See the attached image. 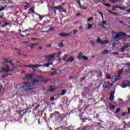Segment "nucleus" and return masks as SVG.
<instances>
[{
	"label": "nucleus",
	"mask_w": 130,
	"mask_h": 130,
	"mask_svg": "<svg viewBox=\"0 0 130 130\" xmlns=\"http://www.w3.org/2000/svg\"><path fill=\"white\" fill-rule=\"evenodd\" d=\"M35 122H38L39 124H41L43 122V119L42 118H35Z\"/></svg>",
	"instance_id": "nucleus-9"
},
{
	"label": "nucleus",
	"mask_w": 130,
	"mask_h": 130,
	"mask_svg": "<svg viewBox=\"0 0 130 130\" xmlns=\"http://www.w3.org/2000/svg\"><path fill=\"white\" fill-rule=\"evenodd\" d=\"M123 66H129V68H130V64H129V63H124V64H123Z\"/></svg>",
	"instance_id": "nucleus-64"
},
{
	"label": "nucleus",
	"mask_w": 130,
	"mask_h": 130,
	"mask_svg": "<svg viewBox=\"0 0 130 130\" xmlns=\"http://www.w3.org/2000/svg\"><path fill=\"white\" fill-rule=\"evenodd\" d=\"M38 82H40L39 80L35 78L32 80L30 82H24L23 85L22 86L23 89H24L25 91H29V90H31L30 87H32V89H36L37 88V85H38Z\"/></svg>",
	"instance_id": "nucleus-1"
},
{
	"label": "nucleus",
	"mask_w": 130,
	"mask_h": 130,
	"mask_svg": "<svg viewBox=\"0 0 130 130\" xmlns=\"http://www.w3.org/2000/svg\"><path fill=\"white\" fill-rule=\"evenodd\" d=\"M96 42H98V43H100V44H103V45L105 44L104 42H103L102 40H101V39L100 38H99L96 40Z\"/></svg>",
	"instance_id": "nucleus-24"
},
{
	"label": "nucleus",
	"mask_w": 130,
	"mask_h": 130,
	"mask_svg": "<svg viewBox=\"0 0 130 130\" xmlns=\"http://www.w3.org/2000/svg\"><path fill=\"white\" fill-rule=\"evenodd\" d=\"M110 87H111V83H110V82H107L106 83L105 88L110 89Z\"/></svg>",
	"instance_id": "nucleus-22"
},
{
	"label": "nucleus",
	"mask_w": 130,
	"mask_h": 130,
	"mask_svg": "<svg viewBox=\"0 0 130 130\" xmlns=\"http://www.w3.org/2000/svg\"><path fill=\"white\" fill-rule=\"evenodd\" d=\"M76 3L77 4V5L79 6V8L80 9H82V10H87V7H82V5H81V1L80 0H76Z\"/></svg>",
	"instance_id": "nucleus-13"
},
{
	"label": "nucleus",
	"mask_w": 130,
	"mask_h": 130,
	"mask_svg": "<svg viewBox=\"0 0 130 130\" xmlns=\"http://www.w3.org/2000/svg\"><path fill=\"white\" fill-rule=\"evenodd\" d=\"M110 101H111V102H112V101H113V100H114V95H110V97L109 98Z\"/></svg>",
	"instance_id": "nucleus-26"
},
{
	"label": "nucleus",
	"mask_w": 130,
	"mask_h": 130,
	"mask_svg": "<svg viewBox=\"0 0 130 130\" xmlns=\"http://www.w3.org/2000/svg\"><path fill=\"white\" fill-rule=\"evenodd\" d=\"M112 54H113V55H117V54H118V52H113Z\"/></svg>",
	"instance_id": "nucleus-61"
},
{
	"label": "nucleus",
	"mask_w": 130,
	"mask_h": 130,
	"mask_svg": "<svg viewBox=\"0 0 130 130\" xmlns=\"http://www.w3.org/2000/svg\"><path fill=\"white\" fill-rule=\"evenodd\" d=\"M56 70H57V69H56V68H52L51 70H50V71H54V72H57V71H56Z\"/></svg>",
	"instance_id": "nucleus-60"
},
{
	"label": "nucleus",
	"mask_w": 130,
	"mask_h": 130,
	"mask_svg": "<svg viewBox=\"0 0 130 130\" xmlns=\"http://www.w3.org/2000/svg\"><path fill=\"white\" fill-rule=\"evenodd\" d=\"M40 106V105H38L35 108L34 110H35V111H36V110H37L39 109H38V107H39Z\"/></svg>",
	"instance_id": "nucleus-55"
},
{
	"label": "nucleus",
	"mask_w": 130,
	"mask_h": 130,
	"mask_svg": "<svg viewBox=\"0 0 130 130\" xmlns=\"http://www.w3.org/2000/svg\"><path fill=\"white\" fill-rule=\"evenodd\" d=\"M126 115L128 116V114H127V113H126V112H124L121 113L122 116H125V115Z\"/></svg>",
	"instance_id": "nucleus-42"
},
{
	"label": "nucleus",
	"mask_w": 130,
	"mask_h": 130,
	"mask_svg": "<svg viewBox=\"0 0 130 130\" xmlns=\"http://www.w3.org/2000/svg\"><path fill=\"white\" fill-rule=\"evenodd\" d=\"M81 121L82 123H85V124H86V125L88 126H89V124L92 122V118L90 117H85L82 118Z\"/></svg>",
	"instance_id": "nucleus-4"
},
{
	"label": "nucleus",
	"mask_w": 130,
	"mask_h": 130,
	"mask_svg": "<svg viewBox=\"0 0 130 130\" xmlns=\"http://www.w3.org/2000/svg\"><path fill=\"white\" fill-rule=\"evenodd\" d=\"M119 2L118 0H114L112 1V4H116V3H118Z\"/></svg>",
	"instance_id": "nucleus-54"
},
{
	"label": "nucleus",
	"mask_w": 130,
	"mask_h": 130,
	"mask_svg": "<svg viewBox=\"0 0 130 130\" xmlns=\"http://www.w3.org/2000/svg\"><path fill=\"white\" fill-rule=\"evenodd\" d=\"M11 66H13V69H16V68H17V67H21V64H15H15H14V63H12L11 64Z\"/></svg>",
	"instance_id": "nucleus-28"
},
{
	"label": "nucleus",
	"mask_w": 130,
	"mask_h": 130,
	"mask_svg": "<svg viewBox=\"0 0 130 130\" xmlns=\"http://www.w3.org/2000/svg\"><path fill=\"white\" fill-rule=\"evenodd\" d=\"M34 77V76H33V75L28 74L24 77L23 80H27L28 81H30V80H32Z\"/></svg>",
	"instance_id": "nucleus-10"
},
{
	"label": "nucleus",
	"mask_w": 130,
	"mask_h": 130,
	"mask_svg": "<svg viewBox=\"0 0 130 130\" xmlns=\"http://www.w3.org/2000/svg\"><path fill=\"white\" fill-rule=\"evenodd\" d=\"M62 115V114H60V113L56 111V112H54L53 113L51 114V116H54L55 118H57V117H59V116Z\"/></svg>",
	"instance_id": "nucleus-11"
},
{
	"label": "nucleus",
	"mask_w": 130,
	"mask_h": 130,
	"mask_svg": "<svg viewBox=\"0 0 130 130\" xmlns=\"http://www.w3.org/2000/svg\"><path fill=\"white\" fill-rule=\"evenodd\" d=\"M64 94H66V90L65 89H63L62 90V93H61V95L63 96V95H64Z\"/></svg>",
	"instance_id": "nucleus-50"
},
{
	"label": "nucleus",
	"mask_w": 130,
	"mask_h": 130,
	"mask_svg": "<svg viewBox=\"0 0 130 130\" xmlns=\"http://www.w3.org/2000/svg\"><path fill=\"white\" fill-rule=\"evenodd\" d=\"M76 33H78V30H77V29L73 30V34H74V35H76Z\"/></svg>",
	"instance_id": "nucleus-57"
},
{
	"label": "nucleus",
	"mask_w": 130,
	"mask_h": 130,
	"mask_svg": "<svg viewBox=\"0 0 130 130\" xmlns=\"http://www.w3.org/2000/svg\"><path fill=\"white\" fill-rule=\"evenodd\" d=\"M98 13L100 14V15H101V17L103 18V14L102 13V12L99 11Z\"/></svg>",
	"instance_id": "nucleus-62"
},
{
	"label": "nucleus",
	"mask_w": 130,
	"mask_h": 130,
	"mask_svg": "<svg viewBox=\"0 0 130 130\" xmlns=\"http://www.w3.org/2000/svg\"><path fill=\"white\" fill-rule=\"evenodd\" d=\"M55 87V86H50V88L49 89V91L50 92H54V91H56V88Z\"/></svg>",
	"instance_id": "nucleus-17"
},
{
	"label": "nucleus",
	"mask_w": 130,
	"mask_h": 130,
	"mask_svg": "<svg viewBox=\"0 0 130 130\" xmlns=\"http://www.w3.org/2000/svg\"><path fill=\"white\" fill-rule=\"evenodd\" d=\"M75 60V57L70 56L68 59L66 60V62H73Z\"/></svg>",
	"instance_id": "nucleus-16"
},
{
	"label": "nucleus",
	"mask_w": 130,
	"mask_h": 130,
	"mask_svg": "<svg viewBox=\"0 0 130 130\" xmlns=\"http://www.w3.org/2000/svg\"><path fill=\"white\" fill-rule=\"evenodd\" d=\"M58 46H59V47H60V48H61L63 47V46H64L63 43L61 42V43H59L58 44Z\"/></svg>",
	"instance_id": "nucleus-35"
},
{
	"label": "nucleus",
	"mask_w": 130,
	"mask_h": 130,
	"mask_svg": "<svg viewBox=\"0 0 130 130\" xmlns=\"http://www.w3.org/2000/svg\"><path fill=\"white\" fill-rule=\"evenodd\" d=\"M27 112H28L27 109L23 110L20 111V113L22 115H26V114H27Z\"/></svg>",
	"instance_id": "nucleus-19"
},
{
	"label": "nucleus",
	"mask_w": 130,
	"mask_h": 130,
	"mask_svg": "<svg viewBox=\"0 0 130 130\" xmlns=\"http://www.w3.org/2000/svg\"><path fill=\"white\" fill-rule=\"evenodd\" d=\"M56 10L59 11L60 12V11H61V10H63V8H62V5H59L58 6H56Z\"/></svg>",
	"instance_id": "nucleus-23"
},
{
	"label": "nucleus",
	"mask_w": 130,
	"mask_h": 130,
	"mask_svg": "<svg viewBox=\"0 0 130 130\" xmlns=\"http://www.w3.org/2000/svg\"><path fill=\"white\" fill-rule=\"evenodd\" d=\"M127 111H128V112H127V113L128 115H126V116H127L128 117H129V114H130V107L127 108Z\"/></svg>",
	"instance_id": "nucleus-41"
},
{
	"label": "nucleus",
	"mask_w": 130,
	"mask_h": 130,
	"mask_svg": "<svg viewBox=\"0 0 130 130\" xmlns=\"http://www.w3.org/2000/svg\"><path fill=\"white\" fill-rule=\"evenodd\" d=\"M5 9H6L5 7H2L0 8V13L1 12H3V11H4Z\"/></svg>",
	"instance_id": "nucleus-56"
},
{
	"label": "nucleus",
	"mask_w": 130,
	"mask_h": 130,
	"mask_svg": "<svg viewBox=\"0 0 130 130\" xmlns=\"http://www.w3.org/2000/svg\"><path fill=\"white\" fill-rule=\"evenodd\" d=\"M116 106L111 104L109 106V108L111 110H114L115 109Z\"/></svg>",
	"instance_id": "nucleus-21"
},
{
	"label": "nucleus",
	"mask_w": 130,
	"mask_h": 130,
	"mask_svg": "<svg viewBox=\"0 0 130 130\" xmlns=\"http://www.w3.org/2000/svg\"><path fill=\"white\" fill-rule=\"evenodd\" d=\"M86 78H87V76H84L82 78L80 79V82H83V81H84V80L86 79Z\"/></svg>",
	"instance_id": "nucleus-43"
},
{
	"label": "nucleus",
	"mask_w": 130,
	"mask_h": 130,
	"mask_svg": "<svg viewBox=\"0 0 130 130\" xmlns=\"http://www.w3.org/2000/svg\"><path fill=\"white\" fill-rule=\"evenodd\" d=\"M34 44H38L37 43H33L31 44V46H29V47H30L31 49H33L34 47Z\"/></svg>",
	"instance_id": "nucleus-48"
},
{
	"label": "nucleus",
	"mask_w": 130,
	"mask_h": 130,
	"mask_svg": "<svg viewBox=\"0 0 130 130\" xmlns=\"http://www.w3.org/2000/svg\"><path fill=\"white\" fill-rule=\"evenodd\" d=\"M60 54H61V51H59L58 53L55 54V55H57V57H60Z\"/></svg>",
	"instance_id": "nucleus-40"
},
{
	"label": "nucleus",
	"mask_w": 130,
	"mask_h": 130,
	"mask_svg": "<svg viewBox=\"0 0 130 130\" xmlns=\"http://www.w3.org/2000/svg\"><path fill=\"white\" fill-rule=\"evenodd\" d=\"M39 67H46V68H49V63H47L46 64H44L43 65L42 64H40V66H39Z\"/></svg>",
	"instance_id": "nucleus-27"
},
{
	"label": "nucleus",
	"mask_w": 130,
	"mask_h": 130,
	"mask_svg": "<svg viewBox=\"0 0 130 130\" xmlns=\"http://www.w3.org/2000/svg\"><path fill=\"white\" fill-rule=\"evenodd\" d=\"M120 110H121V109L120 108H117L116 110V114H117V113H118V112H120Z\"/></svg>",
	"instance_id": "nucleus-47"
},
{
	"label": "nucleus",
	"mask_w": 130,
	"mask_h": 130,
	"mask_svg": "<svg viewBox=\"0 0 130 130\" xmlns=\"http://www.w3.org/2000/svg\"><path fill=\"white\" fill-rule=\"evenodd\" d=\"M66 117L63 116L62 115H61L60 116L56 118L55 122L56 123H58V124H60V122L62 121Z\"/></svg>",
	"instance_id": "nucleus-6"
},
{
	"label": "nucleus",
	"mask_w": 130,
	"mask_h": 130,
	"mask_svg": "<svg viewBox=\"0 0 130 130\" xmlns=\"http://www.w3.org/2000/svg\"><path fill=\"white\" fill-rule=\"evenodd\" d=\"M8 25H10V23L7 22V21L5 22V25L3 26V27H6V26H8Z\"/></svg>",
	"instance_id": "nucleus-58"
},
{
	"label": "nucleus",
	"mask_w": 130,
	"mask_h": 130,
	"mask_svg": "<svg viewBox=\"0 0 130 130\" xmlns=\"http://www.w3.org/2000/svg\"><path fill=\"white\" fill-rule=\"evenodd\" d=\"M118 9L121 10V11H125V7H120L119 6Z\"/></svg>",
	"instance_id": "nucleus-37"
},
{
	"label": "nucleus",
	"mask_w": 130,
	"mask_h": 130,
	"mask_svg": "<svg viewBox=\"0 0 130 130\" xmlns=\"http://www.w3.org/2000/svg\"><path fill=\"white\" fill-rule=\"evenodd\" d=\"M82 58H83V60H88V57H87L85 55L83 56Z\"/></svg>",
	"instance_id": "nucleus-45"
},
{
	"label": "nucleus",
	"mask_w": 130,
	"mask_h": 130,
	"mask_svg": "<svg viewBox=\"0 0 130 130\" xmlns=\"http://www.w3.org/2000/svg\"><path fill=\"white\" fill-rule=\"evenodd\" d=\"M103 5L106 7H107L108 8H110V7H111V5H110L109 3H103Z\"/></svg>",
	"instance_id": "nucleus-31"
},
{
	"label": "nucleus",
	"mask_w": 130,
	"mask_h": 130,
	"mask_svg": "<svg viewBox=\"0 0 130 130\" xmlns=\"http://www.w3.org/2000/svg\"><path fill=\"white\" fill-rule=\"evenodd\" d=\"M53 30H54V27H51L49 28L48 31H47V32H49V31H53Z\"/></svg>",
	"instance_id": "nucleus-46"
},
{
	"label": "nucleus",
	"mask_w": 130,
	"mask_h": 130,
	"mask_svg": "<svg viewBox=\"0 0 130 130\" xmlns=\"http://www.w3.org/2000/svg\"><path fill=\"white\" fill-rule=\"evenodd\" d=\"M106 79H107V80H110V79H111V76L109 74V73L106 75Z\"/></svg>",
	"instance_id": "nucleus-29"
},
{
	"label": "nucleus",
	"mask_w": 130,
	"mask_h": 130,
	"mask_svg": "<svg viewBox=\"0 0 130 130\" xmlns=\"http://www.w3.org/2000/svg\"><path fill=\"white\" fill-rule=\"evenodd\" d=\"M1 70H3L4 73H10V72H13L14 71V69L10 70V66L7 64H5L4 67H2Z\"/></svg>",
	"instance_id": "nucleus-5"
},
{
	"label": "nucleus",
	"mask_w": 130,
	"mask_h": 130,
	"mask_svg": "<svg viewBox=\"0 0 130 130\" xmlns=\"http://www.w3.org/2000/svg\"><path fill=\"white\" fill-rule=\"evenodd\" d=\"M71 34L66 33V32H61L58 34V36L61 37H68V36H71Z\"/></svg>",
	"instance_id": "nucleus-12"
},
{
	"label": "nucleus",
	"mask_w": 130,
	"mask_h": 130,
	"mask_svg": "<svg viewBox=\"0 0 130 130\" xmlns=\"http://www.w3.org/2000/svg\"><path fill=\"white\" fill-rule=\"evenodd\" d=\"M40 64H35V65H33V64H30V67L32 70H33V71H35L36 69L35 68H40V66H39Z\"/></svg>",
	"instance_id": "nucleus-15"
},
{
	"label": "nucleus",
	"mask_w": 130,
	"mask_h": 130,
	"mask_svg": "<svg viewBox=\"0 0 130 130\" xmlns=\"http://www.w3.org/2000/svg\"><path fill=\"white\" fill-rule=\"evenodd\" d=\"M93 17H90L89 18L87 19V21L88 22H91V21H92V20H93Z\"/></svg>",
	"instance_id": "nucleus-52"
},
{
	"label": "nucleus",
	"mask_w": 130,
	"mask_h": 130,
	"mask_svg": "<svg viewBox=\"0 0 130 130\" xmlns=\"http://www.w3.org/2000/svg\"><path fill=\"white\" fill-rule=\"evenodd\" d=\"M37 78H39V79H44V77L42 75H38L37 76Z\"/></svg>",
	"instance_id": "nucleus-51"
},
{
	"label": "nucleus",
	"mask_w": 130,
	"mask_h": 130,
	"mask_svg": "<svg viewBox=\"0 0 130 130\" xmlns=\"http://www.w3.org/2000/svg\"><path fill=\"white\" fill-rule=\"evenodd\" d=\"M107 53H109V51H108V50H104L102 52V54H103V55L107 54Z\"/></svg>",
	"instance_id": "nucleus-30"
},
{
	"label": "nucleus",
	"mask_w": 130,
	"mask_h": 130,
	"mask_svg": "<svg viewBox=\"0 0 130 130\" xmlns=\"http://www.w3.org/2000/svg\"><path fill=\"white\" fill-rule=\"evenodd\" d=\"M129 84L130 81L129 80H125L123 82L122 88H126V87H129Z\"/></svg>",
	"instance_id": "nucleus-8"
},
{
	"label": "nucleus",
	"mask_w": 130,
	"mask_h": 130,
	"mask_svg": "<svg viewBox=\"0 0 130 130\" xmlns=\"http://www.w3.org/2000/svg\"><path fill=\"white\" fill-rule=\"evenodd\" d=\"M2 4L3 5H5V3H6V0H1Z\"/></svg>",
	"instance_id": "nucleus-63"
},
{
	"label": "nucleus",
	"mask_w": 130,
	"mask_h": 130,
	"mask_svg": "<svg viewBox=\"0 0 130 130\" xmlns=\"http://www.w3.org/2000/svg\"><path fill=\"white\" fill-rule=\"evenodd\" d=\"M82 58H83V53L80 52L78 55V60H81V59H82Z\"/></svg>",
	"instance_id": "nucleus-20"
},
{
	"label": "nucleus",
	"mask_w": 130,
	"mask_h": 130,
	"mask_svg": "<svg viewBox=\"0 0 130 130\" xmlns=\"http://www.w3.org/2000/svg\"><path fill=\"white\" fill-rule=\"evenodd\" d=\"M107 12H108V13H110V14H112V15H113L114 14V12H112V11H111L110 10L107 9Z\"/></svg>",
	"instance_id": "nucleus-59"
},
{
	"label": "nucleus",
	"mask_w": 130,
	"mask_h": 130,
	"mask_svg": "<svg viewBox=\"0 0 130 130\" xmlns=\"http://www.w3.org/2000/svg\"><path fill=\"white\" fill-rule=\"evenodd\" d=\"M38 16H39V17L40 21H42V20L43 19V18H44V17H45L42 15H41L40 14H38Z\"/></svg>",
	"instance_id": "nucleus-34"
},
{
	"label": "nucleus",
	"mask_w": 130,
	"mask_h": 130,
	"mask_svg": "<svg viewBox=\"0 0 130 130\" xmlns=\"http://www.w3.org/2000/svg\"><path fill=\"white\" fill-rule=\"evenodd\" d=\"M111 34H113L114 35H115V34L116 35L115 37L114 38V40H116V39H117V38H118L117 41H119V40H121V39H122L123 38L122 36H124L125 38L130 39V35H127L125 32H124L120 31L116 32V31L112 30L111 31Z\"/></svg>",
	"instance_id": "nucleus-2"
},
{
	"label": "nucleus",
	"mask_w": 130,
	"mask_h": 130,
	"mask_svg": "<svg viewBox=\"0 0 130 130\" xmlns=\"http://www.w3.org/2000/svg\"><path fill=\"white\" fill-rule=\"evenodd\" d=\"M87 26H88L87 29L89 30V29H91V28H92V27H93V24H90V23L88 22Z\"/></svg>",
	"instance_id": "nucleus-32"
},
{
	"label": "nucleus",
	"mask_w": 130,
	"mask_h": 130,
	"mask_svg": "<svg viewBox=\"0 0 130 130\" xmlns=\"http://www.w3.org/2000/svg\"><path fill=\"white\" fill-rule=\"evenodd\" d=\"M127 47H130V45L128 44H125L123 47L120 48L121 52H124L126 48H127Z\"/></svg>",
	"instance_id": "nucleus-14"
},
{
	"label": "nucleus",
	"mask_w": 130,
	"mask_h": 130,
	"mask_svg": "<svg viewBox=\"0 0 130 130\" xmlns=\"http://www.w3.org/2000/svg\"><path fill=\"white\" fill-rule=\"evenodd\" d=\"M3 60L5 61V63H9V59L7 58H4Z\"/></svg>",
	"instance_id": "nucleus-39"
},
{
	"label": "nucleus",
	"mask_w": 130,
	"mask_h": 130,
	"mask_svg": "<svg viewBox=\"0 0 130 130\" xmlns=\"http://www.w3.org/2000/svg\"><path fill=\"white\" fill-rule=\"evenodd\" d=\"M54 55H55V54L49 55H46L44 57L48 59V61H52V59L54 58Z\"/></svg>",
	"instance_id": "nucleus-7"
},
{
	"label": "nucleus",
	"mask_w": 130,
	"mask_h": 130,
	"mask_svg": "<svg viewBox=\"0 0 130 130\" xmlns=\"http://www.w3.org/2000/svg\"><path fill=\"white\" fill-rule=\"evenodd\" d=\"M127 68L128 69H126L125 70V73H128L129 74H130V67L128 66V67H127Z\"/></svg>",
	"instance_id": "nucleus-38"
},
{
	"label": "nucleus",
	"mask_w": 130,
	"mask_h": 130,
	"mask_svg": "<svg viewBox=\"0 0 130 130\" xmlns=\"http://www.w3.org/2000/svg\"><path fill=\"white\" fill-rule=\"evenodd\" d=\"M50 9L51 10H52L54 12V14L55 15L57 14H56V11H57L56 6H54V7L53 6H51V7H50Z\"/></svg>",
	"instance_id": "nucleus-18"
},
{
	"label": "nucleus",
	"mask_w": 130,
	"mask_h": 130,
	"mask_svg": "<svg viewBox=\"0 0 130 130\" xmlns=\"http://www.w3.org/2000/svg\"><path fill=\"white\" fill-rule=\"evenodd\" d=\"M115 88H114V91H112L110 95L112 96H114V93H115Z\"/></svg>",
	"instance_id": "nucleus-49"
},
{
	"label": "nucleus",
	"mask_w": 130,
	"mask_h": 130,
	"mask_svg": "<svg viewBox=\"0 0 130 130\" xmlns=\"http://www.w3.org/2000/svg\"><path fill=\"white\" fill-rule=\"evenodd\" d=\"M29 12H28V15H30V14H33V12L35 11L32 9H29Z\"/></svg>",
	"instance_id": "nucleus-36"
},
{
	"label": "nucleus",
	"mask_w": 130,
	"mask_h": 130,
	"mask_svg": "<svg viewBox=\"0 0 130 130\" xmlns=\"http://www.w3.org/2000/svg\"><path fill=\"white\" fill-rule=\"evenodd\" d=\"M119 8V6L118 5H116L115 6H113V8L112 9V11H116V9H118Z\"/></svg>",
	"instance_id": "nucleus-33"
},
{
	"label": "nucleus",
	"mask_w": 130,
	"mask_h": 130,
	"mask_svg": "<svg viewBox=\"0 0 130 130\" xmlns=\"http://www.w3.org/2000/svg\"><path fill=\"white\" fill-rule=\"evenodd\" d=\"M50 75V76H54V75H57V73L54 71L53 72H51Z\"/></svg>",
	"instance_id": "nucleus-44"
},
{
	"label": "nucleus",
	"mask_w": 130,
	"mask_h": 130,
	"mask_svg": "<svg viewBox=\"0 0 130 130\" xmlns=\"http://www.w3.org/2000/svg\"><path fill=\"white\" fill-rule=\"evenodd\" d=\"M123 73V69H120L118 72V75H114L112 77L111 82L112 83H116L117 81H119L121 79L120 76H121V74Z\"/></svg>",
	"instance_id": "nucleus-3"
},
{
	"label": "nucleus",
	"mask_w": 130,
	"mask_h": 130,
	"mask_svg": "<svg viewBox=\"0 0 130 130\" xmlns=\"http://www.w3.org/2000/svg\"><path fill=\"white\" fill-rule=\"evenodd\" d=\"M98 78H101L102 77V72L101 71L96 72Z\"/></svg>",
	"instance_id": "nucleus-25"
},
{
	"label": "nucleus",
	"mask_w": 130,
	"mask_h": 130,
	"mask_svg": "<svg viewBox=\"0 0 130 130\" xmlns=\"http://www.w3.org/2000/svg\"><path fill=\"white\" fill-rule=\"evenodd\" d=\"M8 76H11V74H6L2 76V79H5V78Z\"/></svg>",
	"instance_id": "nucleus-53"
}]
</instances>
